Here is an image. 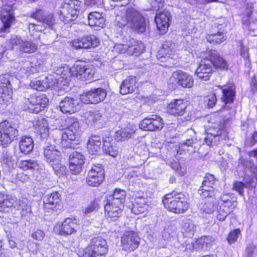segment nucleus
Segmentation results:
<instances>
[{"instance_id":"1","label":"nucleus","mask_w":257,"mask_h":257,"mask_svg":"<svg viewBox=\"0 0 257 257\" xmlns=\"http://www.w3.org/2000/svg\"><path fill=\"white\" fill-rule=\"evenodd\" d=\"M73 69L72 71L66 65L56 68L54 73L59 76L55 79L57 83L61 82L63 85H67L71 77L73 75L77 77H79V78L82 80H89L93 77L94 70L91 66L80 62L75 64Z\"/></svg>"},{"instance_id":"2","label":"nucleus","mask_w":257,"mask_h":257,"mask_svg":"<svg viewBox=\"0 0 257 257\" xmlns=\"http://www.w3.org/2000/svg\"><path fill=\"white\" fill-rule=\"evenodd\" d=\"M66 121L68 128L65 132L55 130L53 137L57 144L64 148H71L74 147L75 142L79 135V124L76 119L71 117L67 118Z\"/></svg>"},{"instance_id":"3","label":"nucleus","mask_w":257,"mask_h":257,"mask_svg":"<svg viewBox=\"0 0 257 257\" xmlns=\"http://www.w3.org/2000/svg\"><path fill=\"white\" fill-rule=\"evenodd\" d=\"M103 142L102 149L104 153L115 157L118 153L115 141L111 138L105 139L97 135H92L89 139L87 144V148L89 153L92 155L97 153L100 149L101 142Z\"/></svg>"},{"instance_id":"4","label":"nucleus","mask_w":257,"mask_h":257,"mask_svg":"<svg viewBox=\"0 0 257 257\" xmlns=\"http://www.w3.org/2000/svg\"><path fill=\"white\" fill-rule=\"evenodd\" d=\"M162 202L166 208L176 214L184 213L189 206L185 195L182 192L176 191L166 194Z\"/></svg>"},{"instance_id":"5","label":"nucleus","mask_w":257,"mask_h":257,"mask_svg":"<svg viewBox=\"0 0 257 257\" xmlns=\"http://www.w3.org/2000/svg\"><path fill=\"white\" fill-rule=\"evenodd\" d=\"M81 2L78 0H69L62 4L58 14L59 18L65 24L75 21L78 16Z\"/></svg>"},{"instance_id":"6","label":"nucleus","mask_w":257,"mask_h":257,"mask_svg":"<svg viewBox=\"0 0 257 257\" xmlns=\"http://www.w3.org/2000/svg\"><path fill=\"white\" fill-rule=\"evenodd\" d=\"M126 19L131 28L138 33H144L147 24L142 14L135 8L128 7L125 11Z\"/></svg>"},{"instance_id":"7","label":"nucleus","mask_w":257,"mask_h":257,"mask_svg":"<svg viewBox=\"0 0 257 257\" xmlns=\"http://www.w3.org/2000/svg\"><path fill=\"white\" fill-rule=\"evenodd\" d=\"M19 136L18 130L8 120L0 123V145L7 147Z\"/></svg>"},{"instance_id":"8","label":"nucleus","mask_w":257,"mask_h":257,"mask_svg":"<svg viewBox=\"0 0 257 257\" xmlns=\"http://www.w3.org/2000/svg\"><path fill=\"white\" fill-rule=\"evenodd\" d=\"M106 90L102 88H93L80 96V99L84 103H97L106 97Z\"/></svg>"},{"instance_id":"9","label":"nucleus","mask_w":257,"mask_h":257,"mask_svg":"<svg viewBox=\"0 0 257 257\" xmlns=\"http://www.w3.org/2000/svg\"><path fill=\"white\" fill-rule=\"evenodd\" d=\"M164 121L162 117L157 115H150L140 123V128L144 131H155L161 130L163 127Z\"/></svg>"},{"instance_id":"10","label":"nucleus","mask_w":257,"mask_h":257,"mask_svg":"<svg viewBox=\"0 0 257 257\" xmlns=\"http://www.w3.org/2000/svg\"><path fill=\"white\" fill-rule=\"evenodd\" d=\"M43 148L45 160L51 166L58 165L61 160V153L56 149L55 146L51 144L47 139Z\"/></svg>"},{"instance_id":"11","label":"nucleus","mask_w":257,"mask_h":257,"mask_svg":"<svg viewBox=\"0 0 257 257\" xmlns=\"http://www.w3.org/2000/svg\"><path fill=\"white\" fill-rule=\"evenodd\" d=\"M121 246L125 251H131L137 248L140 244V237L133 231L124 233L121 239Z\"/></svg>"},{"instance_id":"12","label":"nucleus","mask_w":257,"mask_h":257,"mask_svg":"<svg viewBox=\"0 0 257 257\" xmlns=\"http://www.w3.org/2000/svg\"><path fill=\"white\" fill-rule=\"evenodd\" d=\"M27 101L31 105L29 108L33 112L39 113L46 107L49 100L45 94H40L31 96L27 99Z\"/></svg>"},{"instance_id":"13","label":"nucleus","mask_w":257,"mask_h":257,"mask_svg":"<svg viewBox=\"0 0 257 257\" xmlns=\"http://www.w3.org/2000/svg\"><path fill=\"white\" fill-rule=\"evenodd\" d=\"M104 179V170L100 167L94 166L88 172L87 183L89 186L97 187L103 181Z\"/></svg>"},{"instance_id":"14","label":"nucleus","mask_w":257,"mask_h":257,"mask_svg":"<svg viewBox=\"0 0 257 257\" xmlns=\"http://www.w3.org/2000/svg\"><path fill=\"white\" fill-rule=\"evenodd\" d=\"M171 79H173L176 84L183 88H191L194 84L192 76L181 70L174 72Z\"/></svg>"},{"instance_id":"15","label":"nucleus","mask_w":257,"mask_h":257,"mask_svg":"<svg viewBox=\"0 0 257 257\" xmlns=\"http://www.w3.org/2000/svg\"><path fill=\"white\" fill-rule=\"evenodd\" d=\"M213 69L212 62L206 57L201 60L196 70V74L200 79L207 81L209 79L213 72Z\"/></svg>"},{"instance_id":"16","label":"nucleus","mask_w":257,"mask_h":257,"mask_svg":"<svg viewBox=\"0 0 257 257\" xmlns=\"http://www.w3.org/2000/svg\"><path fill=\"white\" fill-rule=\"evenodd\" d=\"M84 157L81 153L74 152L69 155V169L72 174L77 175L82 170Z\"/></svg>"},{"instance_id":"17","label":"nucleus","mask_w":257,"mask_h":257,"mask_svg":"<svg viewBox=\"0 0 257 257\" xmlns=\"http://www.w3.org/2000/svg\"><path fill=\"white\" fill-rule=\"evenodd\" d=\"M187 102L183 99H174L168 104L167 110L168 113L175 116L183 115L186 111Z\"/></svg>"},{"instance_id":"18","label":"nucleus","mask_w":257,"mask_h":257,"mask_svg":"<svg viewBox=\"0 0 257 257\" xmlns=\"http://www.w3.org/2000/svg\"><path fill=\"white\" fill-rule=\"evenodd\" d=\"M9 76L5 75L1 78L3 85L0 86V103L7 104L12 98V90Z\"/></svg>"},{"instance_id":"19","label":"nucleus","mask_w":257,"mask_h":257,"mask_svg":"<svg viewBox=\"0 0 257 257\" xmlns=\"http://www.w3.org/2000/svg\"><path fill=\"white\" fill-rule=\"evenodd\" d=\"M99 43L98 38L94 35H88L73 41L72 45L76 49H88L95 47Z\"/></svg>"},{"instance_id":"20","label":"nucleus","mask_w":257,"mask_h":257,"mask_svg":"<svg viewBox=\"0 0 257 257\" xmlns=\"http://www.w3.org/2000/svg\"><path fill=\"white\" fill-rule=\"evenodd\" d=\"M123 205H119L107 201L104 206L105 216L110 221H116L121 215Z\"/></svg>"},{"instance_id":"21","label":"nucleus","mask_w":257,"mask_h":257,"mask_svg":"<svg viewBox=\"0 0 257 257\" xmlns=\"http://www.w3.org/2000/svg\"><path fill=\"white\" fill-rule=\"evenodd\" d=\"M79 228L76 219L67 218L62 222L59 229V234L61 235H69L75 233Z\"/></svg>"},{"instance_id":"22","label":"nucleus","mask_w":257,"mask_h":257,"mask_svg":"<svg viewBox=\"0 0 257 257\" xmlns=\"http://www.w3.org/2000/svg\"><path fill=\"white\" fill-rule=\"evenodd\" d=\"M14 12L13 7L11 5L3 6L2 8L0 17L5 31L10 27L11 23L15 20Z\"/></svg>"},{"instance_id":"23","label":"nucleus","mask_w":257,"mask_h":257,"mask_svg":"<svg viewBox=\"0 0 257 257\" xmlns=\"http://www.w3.org/2000/svg\"><path fill=\"white\" fill-rule=\"evenodd\" d=\"M78 100L73 97H65L59 103L60 110L64 113H73L78 109Z\"/></svg>"},{"instance_id":"24","label":"nucleus","mask_w":257,"mask_h":257,"mask_svg":"<svg viewBox=\"0 0 257 257\" xmlns=\"http://www.w3.org/2000/svg\"><path fill=\"white\" fill-rule=\"evenodd\" d=\"M88 246L98 256L104 255L107 252L106 241L100 236L93 238Z\"/></svg>"},{"instance_id":"25","label":"nucleus","mask_w":257,"mask_h":257,"mask_svg":"<svg viewBox=\"0 0 257 257\" xmlns=\"http://www.w3.org/2000/svg\"><path fill=\"white\" fill-rule=\"evenodd\" d=\"M61 195L57 192L48 194L44 198V208L46 212H50L61 202Z\"/></svg>"},{"instance_id":"26","label":"nucleus","mask_w":257,"mask_h":257,"mask_svg":"<svg viewBox=\"0 0 257 257\" xmlns=\"http://www.w3.org/2000/svg\"><path fill=\"white\" fill-rule=\"evenodd\" d=\"M170 18V14L168 11L159 13L156 16L155 22L157 27L162 35L165 34L168 29Z\"/></svg>"},{"instance_id":"27","label":"nucleus","mask_w":257,"mask_h":257,"mask_svg":"<svg viewBox=\"0 0 257 257\" xmlns=\"http://www.w3.org/2000/svg\"><path fill=\"white\" fill-rule=\"evenodd\" d=\"M222 90V95L221 98L222 101L225 104L233 102L235 96V86L234 83H229L224 86H218Z\"/></svg>"},{"instance_id":"28","label":"nucleus","mask_w":257,"mask_h":257,"mask_svg":"<svg viewBox=\"0 0 257 257\" xmlns=\"http://www.w3.org/2000/svg\"><path fill=\"white\" fill-rule=\"evenodd\" d=\"M17 198L4 193H0V212H9L12 208L15 207Z\"/></svg>"},{"instance_id":"29","label":"nucleus","mask_w":257,"mask_h":257,"mask_svg":"<svg viewBox=\"0 0 257 257\" xmlns=\"http://www.w3.org/2000/svg\"><path fill=\"white\" fill-rule=\"evenodd\" d=\"M212 62L213 68L226 70L228 68L226 61L215 50H211L207 57Z\"/></svg>"},{"instance_id":"30","label":"nucleus","mask_w":257,"mask_h":257,"mask_svg":"<svg viewBox=\"0 0 257 257\" xmlns=\"http://www.w3.org/2000/svg\"><path fill=\"white\" fill-rule=\"evenodd\" d=\"M235 207V205L230 200H226L221 204L217 210L216 217L220 221L225 220L228 215L231 212Z\"/></svg>"},{"instance_id":"31","label":"nucleus","mask_w":257,"mask_h":257,"mask_svg":"<svg viewBox=\"0 0 257 257\" xmlns=\"http://www.w3.org/2000/svg\"><path fill=\"white\" fill-rule=\"evenodd\" d=\"M137 130V126L134 124H129L124 128H121L115 133V138L118 141H123L130 138Z\"/></svg>"},{"instance_id":"32","label":"nucleus","mask_w":257,"mask_h":257,"mask_svg":"<svg viewBox=\"0 0 257 257\" xmlns=\"http://www.w3.org/2000/svg\"><path fill=\"white\" fill-rule=\"evenodd\" d=\"M32 17L40 22L45 24L49 28L53 29L54 19L51 14L46 15L45 12L39 10L32 15Z\"/></svg>"},{"instance_id":"33","label":"nucleus","mask_w":257,"mask_h":257,"mask_svg":"<svg viewBox=\"0 0 257 257\" xmlns=\"http://www.w3.org/2000/svg\"><path fill=\"white\" fill-rule=\"evenodd\" d=\"M136 88V79L131 76L123 81L120 86V93L122 95L131 93Z\"/></svg>"},{"instance_id":"34","label":"nucleus","mask_w":257,"mask_h":257,"mask_svg":"<svg viewBox=\"0 0 257 257\" xmlns=\"http://www.w3.org/2000/svg\"><path fill=\"white\" fill-rule=\"evenodd\" d=\"M88 24L91 27L102 28L105 23V19L102 14L97 12L90 13L88 15Z\"/></svg>"},{"instance_id":"35","label":"nucleus","mask_w":257,"mask_h":257,"mask_svg":"<svg viewBox=\"0 0 257 257\" xmlns=\"http://www.w3.org/2000/svg\"><path fill=\"white\" fill-rule=\"evenodd\" d=\"M14 208L21 211L22 218L30 216L32 212L31 206L29 205L28 201L26 199L19 200L17 199V203Z\"/></svg>"},{"instance_id":"36","label":"nucleus","mask_w":257,"mask_h":257,"mask_svg":"<svg viewBox=\"0 0 257 257\" xmlns=\"http://www.w3.org/2000/svg\"><path fill=\"white\" fill-rule=\"evenodd\" d=\"M33 141L31 137L24 136L21 138L19 143V148L21 152L28 154L33 150Z\"/></svg>"},{"instance_id":"37","label":"nucleus","mask_w":257,"mask_h":257,"mask_svg":"<svg viewBox=\"0 0 257 257\" xmlns=\"http://www.w3.org/2000/svg\"><path fill=\"white\" fill-rule=\"evenodd\" d=\"M126 198V192L125 190L120 189H116L113 192L112 198L108 201L117 204L119 205H123Z\"/></svg>"},{"instance_id":"38","label":"nucleus","mask_w":257,"mask_h":257,"mask_svg":"<svg viewBox=\"0 0 257 257\" xmlns=\"http://www.w3.org/2000/svg\"><path fill=\"white\" fill-rule=\"evenodd\" d=\"M174 50V44L170 42H165L162 46V48L159 51L158 57L159 59L169 57Z\"/></svg>"},{"instance_id":"39","label":"nucleus","mask_w":257,"mask_h":257,"mask_svg":"<svg viewBox=\"0 0 257 257\" xmlns=\"http://www.w3.org/2000/svg\"><path fill=\"white\" fill-rule=\"evenodd\" d=\"M245 183H243L241 182L236 181L234 183L233 188L235 190L238 192L239 194L242 196L243 195L244 188L245 187H249L252 186L253 178L249 177L248 179L247 176L244 177Z\"/></svg>"},{"instance_id":"40","label":"nucleus","mask_w":257,"mask_h":257,"mask_svg":"<svg viewBox=\"0 0 257 257\" xmlns=\"http://www.w3.org/2000/svg\"><path fill=\"white\" fill-rule=\"evenodd\" d=\"M196 225L190 219H187L183 222L182 230L184 235L188 237H192L196 231Z\"/></svg>"},{"instance_id":"41","label":"nucleus","mask_w":257,"mask_h":257,"mask_svg":"<svg viewBox=\"0 0 257 257\" xmlns=\"http://www.w3.org/2000/svg\"><path fill=\"white\" fill-rule=\"evenodd\" d=\"M19 167L24 170H38L39 164L37 161L33 160H28L21 161L18 163Z\"/></svg>"},{"instance_id":"42","label":"nucleus","mask_w":257,"mask_h":257,"mask_svg":"<svg viewBox=\"0 0 257 257\" xmlns=\"http://www.w3.org/2000/svg\"><path fill=\"white\" fill-rule=\"evenodd\" d=\"M145 49V46L141 42L132 40L131 45L128 46V52L132 54L142 53Z\"/></svg>"},{"instance_id":"43","label":"nucleus","mask_w":257,"mask_h":257,"mask_svg":"<svg viewBox=\"0 0 257 257\" xmlns=\"http://www.w3.org/2000/svg\"><path fill=\"white\" fill-rule=\"evenodd\" d=\"M206 39L210 43L217 44L224 41L226 39V37L223 32H218L216 34L208 35Z\"/></svg>"},{"instance_id":"44","label":"nucleus","mask_w":257,"mask_h":257,"mask_svg":"<svg viewBox=\"0 0 257 257\" xmlns=\"http://www.w3.org/2000/svg\"><path fill=\"white\" fill-rule=\"evenodd\" d=\"M187 134H189L191 138L187 139L185 142L181 143L179 145V149L182 150H185L186 147H192L193 145L195 143L196 139V133L192 128L188 129L187 132Z\"/></svg>"},{"instance_id":"45","label":"nucleus","mask_w":257,"mask_h":257,"mask_svg":"<svg viewBox=\"0 0 257 257\" xmlns=\"http://www.w3.org/2000/svg\"><path fill=\"white\" fill-rule=\"evenodd\" d=\"M38 49L37 45L30 41H23L21 51L27 53L36 52Z\"/></svg>"},{"instance_id":"46","label":"nucleus","mask_w":257,"mask_h":257,"mask_svg":"<svg viewBox=\"0 0 257 257\" xmlns=\"http://www.w3.org/2000/svg\"><path fill=\"white\" fill-rule=\"evenodd\" d=\"M148 209V205L142 200L136 202L132 208V212L136 215L144 213Z\"/></svg>"},{"instance_id":"47","label":"nucleus","mask_w":257,"mask_h":257,"mask_svg":"<svg viewBox=\"0 0 257 257\" xmlns=\"http://www.w3.org/2000/svg\"><path fill=\"white\" fill-rule=\"evenodd\" d=\"M102 114L97 110L89 111L86 114L87 122L92 125L100 120Z\"/></svg>"},{"instance_id":"48","label":"nucleus","mask_w":257,"mask_h":257,"mask_svg":"<svg viewBox=\"0 0 257 257\" xmlns=\"http://www.w3.org/2000/svg\"><path fill=\"white\" fill-rule=\"evenodd\" d=\"M23 40L17 36H12L9 40V47L14 50H19L21 51Z\"/></svg>"},{"instance_id":"49","label":"nucleus","mask_w":257,"mask_h":257,"mask_svg":"<svg viewBox=\"0 0 257 257\" xmlns=\"http://www.w3.org/2000/svg\"><path fill=\"white\" fill-rule=\"evenodd\" d=\"M36 125L40 134H48L49 132L48 123L46 119L43 117L39 118Z\"/></svg>"},{"instance_id":"50","label":"nucleus","mask_w":257,"mask_h":257,"mask_svg":"<svg viewBox=\"0 0 257 257\" xmlns=\"http://www.w3.org/2000/svg\"><path fill=\"white\" fill-rule=\"evenodd\" d=\"M53 84H48L46 82L40 80H33L30 83V86L34 89L44 91L46 88L52 86Z\"/></svg>"},{"instance_id":"51","label":"nucleus","mask_w":257,"mask_h":257,"mask_svg":"<svg viewBox=\"0 0 257 257\" xmlns=\"http://www.w3.org/2000/svg\"><path fill=\"white\" fill-rule=\"evenodd\" d=\"M216 202L214 200H208L200 205V209L206 213H211L216 209Z\"/></svg>"},{"instance_id":"52","label":"nucleus","mask_w":257,"mask_h":257,"mask_svg":"<svg viewBox=\"0 0 257 257\" xmlns=\"http://www.w3.org/2000/svg\"><path fill=\"white\" fill-rule=\"evenodd\" d=\"M221 131H218L216 133L212 132H208L207 137L205 138V142L208 146L213 145V144L217 140L219 141Z\"/></svg>"},{"instance_id":"53","label":"nucleus","mask_w":257,"mask_h":257,"mask_svg":"<svg viewBox=\"0 0 257 257\" xmlns=\"http://www.w3.org/2000/svg\"><path fill=\"white\" fill-rule=\"evenodd\" d=\"M241 48L240 49V55L245 61V65L248 67L250 65V61L249 60V49L247 47L244 46L241 43Z\"/></svg>"},{"instance_id":"54","label":"nucleus","mask_w":257,"mask_h":257,"mask_svg":"<svg viewBox=\"0 0 257 257\" xmlns=\"http://www.w3.org/2000/svg\"><path fill=\"white\" fill-rule=\"evenodd\" d=\"M99 207V201L97 199H94L92 201L87 207L83 210V213L88 215L90 213L98 210Z\"/></svg>"},{"instance_id":"55","label":"nucleus","mask_w":257,"mask_h":257,"mask_svg":"<svg viewBox=\"0 0 257 257\" xmlns=\"http://www.w3.org/2000/svg\"><path fill=\"white\" fill-rule=\"evenodd\" d=\"M217 102L216 95L211 93L204 98V103L209 108L213 107Z\"/></svg>"},{"instance_id":"56","label":"nucleus","mask_w":257,"mask_h":257,"mask_svg":"<svg viewBox=\"0 0 257 257\" xmlns=\"http://www.w3.org/2000/svg\"><path fill=\"white\" fill-rule=\"evenodd\" d=\"M240 164L246 168L249 169L251 172H254L256 166L254 165L253 161L250 159H241L239 160Z\"/></svg>"},{"instance_id":"57","label":"nucleus","mask_w":257,"mask_h":257,"mask_svg":"<svg viewBox=\"0 0 257 257\" xmlns=\"http://www.w3.org/2000/svg\"><path fill=\"white\" fill-rule=\"evenodd\" d=\"M214 242V238L210 236H203L199 240V243L202 244V245H206V247L212 245Z\"/></svg>"},{"instance_id":"58","label":"nucleus","mask_w":257,"mask_h":257,"mask_svg":"<svg viewBox=\"0 0 257 257\" xmlns=\"http://www.w3.org/2000/svg\"><path fill=\"white\" fill-rule=\"evenodd\" d=\"M240 231L239 229H236L231 231L228 234L227 237V241L229 244L233 243L235 242L238 236V235L240 234Z\"/></svg>"},{"instance_id":"59","label":"nucleus","mask_w":257,"mask_h":257,"mask_svg":"<svg viewBox=\"0 0 257 257\" xmlns=\"http://www.w3.org/2000/svg\"><path fill=\"white\" fill-rule=\"evenodd\" d=\"M247 257H256V248L253 243H249L246 249Z\"/></svg>"},{"instance_id":"60","label":"nucleus","mask_w":257,"mask_h":257,"mask_svg":"<svg viewBox=\"0 0 257 257\" xmlns=\"http://www.w3.org/2000/svg\"><path fill=\"white\" fill-rule=\"evenodd\" d=\"M115 25L119 28L124 27L128 24V21L126 19V15L123 18L120 16H117L115 19Z\"/></svg>"},{"instance_id":"61","label":"nucleus","mask_w":257,"mask_h":257,"mask_svg":"<svg viewBox=\"0 0 257 257\" xmlns=\"http://www.w3.org/2000/svg\"><path fill=\"white\" fill-rule=\"evenodd\" d=\"M252 7L251 5L247 6L246 8V10L244 12V16L242 18V22L243 24H247L248 18L252 14Z\"/></svg>"},{"instance_id":"62","label":"nucleus","mask_w":257,"mask_h":257,"mask_svg":"<svg viewBox=\"0 0 257 257\" xmlns=\"http://www.w3.org/2000/svg\"><path fill=\"white\" fill-rule=\"evenodd\" d=\"M198 192L201 197L203 198H211L214 195V191H210V190L199 189Z\"/></svg>"},{"instance_id":"63","label":"nucleus","mask_w":257,"mask_h":257,"mask_svg":"<svg viewBox=\"0 0 257 257\" xmlns=\"http://www.w3.org/2000/svg\"><path fill=\"white\" fill-rule=\"evenodd\" d=\"M94 252L95 251H94V250H92L89 246H88L83 251L80 257H97L98 256Z\"/></svg>"},{"instance_id":"64","label":"nucleus","mask_w":257,"mask_h":257,"mask_svg":"<svg viewBox=\"0 0 257 257\" xmlns=\"http://www.w3.org/2000/svg\"><path fill=\"white\" fill-rule=\"evenodd\" d=\"M248 25V29L250 32V34L253 36L257 35V21H253L252 23L247 22Z\"/></svg>"}]
</instances>
